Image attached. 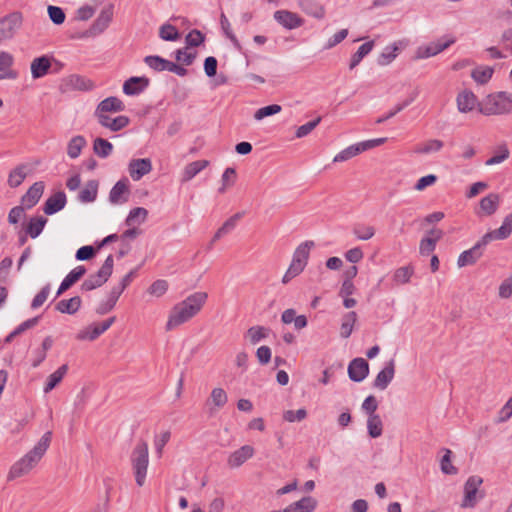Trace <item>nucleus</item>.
<instances>
[{"label":"nucleus","mask_w":512,"mask_h":512,"mask_svg":"<svg viewBox=\"0 0 512 512\" xmlns=\"http://www.w3.org/2000/svg\"><path fill=\"white\" fill-rule=\"evenodd\" d=\"M300 8L308 15L317 19L325 16V8L316 0H297Z\"/></svg>","instance_id":"nucleus-30"},{"label":"nucleus","mask_w":512,"mask_h":512,"mask_svg":"<svg viewBox=\"0 0 512 512\" xmlns=\"http://www.w3.org/2000/svg\"><path fill=\"white\" fill-rule=\"evenodd\" d=\"M52 66V57L42 55L31 62V75L33 79H39L47 75Z\"/></svg>","instance_id":"nucleus-21"},{"label":"nucleus","mask_w":512,"mask_h":512,"mask_svg":"<svg viewBox=\"0 0 512 512\" xmlns=\"http://www.w3.org/2000/svg\"><path fill=\"white\" fill-rule=\"evenodd\" d=\"M270 330L263 326H253L247 330V336L251 344L255 345L268 336Z\"/></svg>","instance_id":"nucleus-50"},{"label":"nucleus","mask_w":512,"mask_h":512,"mask_svg":"<svg viewBox=\"0 0 512 512\" xmlns=\"http://www.w3.org/2000/svg\"><path fill=\"white\" fill-rule=\"evenodd\" d=\"M23 16L20 12H12L0 19V42L11 39L21 27Z\"/></svg>","instance_id":"nucleus-6"},{"label":"nucleus","mask_w":512,"mask_h":512,"mask_svg":"<svg viewBox=\"0 0 512 512\" xmlns=\"http://www.w3.org/2000/svg\"><path fill=\"white\" fill-rule=\"evenodd\" d=\"M147 215H148V211L145 208H143V207L133 208L129 212V214L125 220V223L128 226H132L137 221L138 218H140L138 223H142L145 221Z\"/></svg>","instance_id":"nucleus-54"},{"label":"nucleus","mask_w":512,"mask_h":512,"mask_svg":"<svg viewBox=\"0 0 512 512\" xmlns=\"http://www.w3.org/2000/svg\"><path fill=\"white\" fill-rule=\"evenodd\" d=\"M86 144H87L86 139L83 136H81V135L74 136L68 142V146H67L68 156L72 159L79 157L82 149L86 146Z\"/></svg>","instance_id":"nucleus-41"},{"label":"nucleus","mask_w":512,"mask_h":512,"mask_svg":"<svg viewBox=\"0 0 512 512\" xmlns=\"http://www.w3.org/2000/svg\"><path fill=\"white\" fill-rule=\"evenodd\" d=\"M357 321V313L350 311L345 313L341 319L340 336L344 339L350 337L353 332L354 325Z\"/></svg>","instance_id":"nucleus-38"},{"label":"nucleus","mask_w":512,"mask_h":512,"mask_svg":"<svg viewBox=\"0 0 512 512\" xmlns=\"http://www.w3.org/2000/svg\"><path fill=\"white\" fill-rule=\"evenodd\" d=\"M483 479L480 476H470L464 485V498L461 503L462 508H473L477 504V492Z\"/></svg>","instance_id":"nucleus-9"},{"label":"nucleus","mask_w":512,"mask_h":512,"mask_svg":"<svg viewBox=\"0 0 512 512\" xmlns=\"http://www.w3.org/2000/svg\"><path fill=\"white\" fill-rule=\"evenodd\" d=\"M314 245V242L310 240L301 243L294 251L292 259L300 261V263L306 267L310 250Z\"/></svg>","instance_id":"nucleus-43"},{"label":"nucleus","mask_w":512,"mask_h":512,"mask_svg":"<svg viewBox=\"0 0 512 512\" xmlns=\"http://www.w3.org/2000/svg\"><path fill=\"white\" fill-rule=\"evenodd\" d=\"M353 234L355 237H357L359 240H369L375 235V229L372 226H366L363 224H356L353 227Z\"/></svg>","instance_id":"nucleus-53"},{"label":"nucleus","mask_w":512,"mask_h":512,"mask_svg":"<svg viewBox=\"0 0 512 512\" xmlns=\"http://www.w3.org/2000/svg\"><path fill=\"white\" fill-rule=\"evenodd\" d=\"M512 233V213L508 214L504 220L502 225L493 231L486 233L484 236L490 242L491 240H504L507 239Z\"/></svg>","instance_id":"nucleus-28"},{"label":"nucleus","mask_w":512,"mask_h":512,"mask_svg":"<svg viewBox=\"0 0 512 512\" xmlns=\"http://www.w3.org/2000/svg\"><path fill=\"white\" fill-rule=\"evenodd\" d=\"M129 181L123 178L115 183L109 193V201L112 204H121L128 201L129 196Z\"/></svg>","instance_id":"nucleus-17"},{"label":"nucleus","mask_w":512,"mask_h":512,"mask_svg":"<svg viewBox=\"0 0 512 512\" xmlns=\"http://www.w3.org/2000/svg\"><path fill=\"white\" fill-rule=\"evenodd\" d=\"M444 143L438 139H431L427 142L418 145L415 148V152L418 154H429L431 152H437L442 149Z\"/></svg>","instance_id":"nucleus-49"},{"label":"nucleus","mask_w":512,"mask_h":512,"mask_svg":"<svg viewBox=\"0 0 512 512\" xmlns=\"http://www.w3.org/2000/svg\"><path fill=\"white\" fill-rule=\"evenodd\" d=\"M317 507V500L311 496H305L300 500L291 503L281 512H313Z\"/></svg>","instance_id":"nucleus-26"},{"label":"nucleus","mask_w":512,"mask_h":512,"mask_svg":"<svg viewBox=\"0 0 512 512\" xmlns=\"http://www.w3.org/2000/svg\"><path fill=\"white\" fill-rule=\"evenodd\" d=\"M210 398L217 408H222L228 401L227 394L222 388H214Z\"/></svg>","instance_id":"nucleus-64"},{"label":"nucleus","mask_w":512,"mask_h":512,"mask_svg":"<svg viewBox=\"0 0 512 512\" xmlns=\"http://www.w3.org/2000/svg\"><path fill=\"white\" fill-rule=\"evenodd\" d=\"M367 429H368V434L371 438H378L382 435L383 423L378 414L368 416Z\"/></svg>","instance_id":"nucleus-46"},{"label":"nucleus","mask_w":512,"mask_h":512,"mask_svg":"<svg viewBox=\"0 0 512 512\" xmlns=\"http://www.w3.org/2000/svg\"><path fill=\"white\" fill-rule=\"evenodd\" d=\"M30 171L27 164H20L12 169L8 175L7 183L11 188H17L22 184Z\"/></svg>","instance_id":"nucleus-31"},{"label":"nucleus","mask_w":512,"mask_h":512,"mask_svg":"<svg viewBox=\"0 0 512 512\" xmlns=\"http://www.w3.org/2000/svg\"><path fill=\"white\" fill-rule=\"evenodd\" d=\"M68 371V365L63 364L55 372L49 375L47 382L44 387V392L48 393L52 391L63 379Z\"/></svg>","instance_id":"nucleus-39"},{"label":"nucleus","mask_w":512,"mask_h":512,"mask_svg":"<svg viewBox=\"0 0 512 512\" xmlns=\"http://www.w3.org/2000/svg\"><path fill=\"white\" fill-rule=\"evenodd\" d=\"M417 95V91L413 92L408 99L404 100L402 103L397 104L393 110L389 111L386 115L376 119L375 123L382 124L388 119L394 117L397 113L401 112L403 109L409 106L416 99Z\"/></svg>","instance_id":"nucleus-45"},{"label":"nucleus","mask_w":512,"mask_h":512,"mask_svg":"<svg viewBox=\"0 0 512 512\" xmlns=\"http://www.w3.org/2000/svg\"><path fill=\"white\" fill-rule=\"evenodd\" d=\"M243 215L244 212H237L234 215H232L229 219H227L214 234L211 240V245L215 241L219 240L222 236L231 232L236 227L237 222L243 217Z\"/></svg>","instance_id":"nucleus-34"},{"label":"nucleus","mask_w":512,"mask_h":512,"mask_svg":"<svg viewBox=\"0 0 512 512\" xmlns=\"http://www.w3.org/2000/svg\"><path fill=\"white\" fill-rule=\"evenodd\" d=\"M236 180V170L233 167H228L222 174V186L218 189L219 193H224L226 189L234 185Z\"/></svg>","instance_id":"nucleus-55"},{"label":"nucleus","mask_w":512,"mask_h":512,"mask_svg":"<svg viewBox=\"0 0 512 512\" xmlns=\"http://www.w3.org/2000/svg\"><path fill=\"white\" fill-rule=\"evenodd\" d=\"M413 273H414V269L410 265L400 267L395 271V273L393 275V280L397 284H406L410 281V278L413 275Z\"/></svg>","instance_id":"nucleus-52"},{"label":"nucleus","mask_w":512,"mask_h":512,"mask_svg":"<svg viewBox=\"0 0 512 512\" xmlns=\"http://www.w3.org/2000/svg\"><path fill=\"white\" fill-rule=\"evenodd\" d=\"M82 300L79 296H74L70 299L60 300L55 309L63 314L73 315L75 314L81 307Z\"/></svg>","instance_id":"nucleus-33"},{"label":"nucleus","mask_w":512,"mask_h":512,"mask_svg":"<svg viewBox=\"0 0 512 512\" xmlns=\"http://www.w3.org/2000/svg\"><path fill=\"white\" fill-rule=\"evenodd\" d=\"M99 182L97 180H89L84 188L78 194V200L82 203L94 202L98 195Z\"/></svg>","instance_id":"nucleus-32"},{"label":"nucleus","mask_w":512,"mask_h":512,"mask_svg":"<svg viewBox=\"0 0 512 512\" xmlns=\"http://www.w3.org/2000/svg\"><path fill=\"white\" fill-rule=\"evenodd\" d=\"M455 42L454 38L448 39L446 41L438 40L437 42L430 43L427 46L419 47L416 52V58H429L437 55L438 53L444 51L449 46H451Z\"/></svg>","instance_id":"nucleus-16"},{"label":"nucleus","mask_w":512,"mask_h":512,"mask_svg":"<svg viewBox=\"0 0 512 512\" xmlns=\"http://www.w3.org/2000/svg\"><path fill=\"white\" fill-rule=\"evenodd\" d=\"M122 292L118 290L115 286L111 289L108 299L105 302L100 303L96 308V313L98 315H105L110 312L116 305L120 295Z\"/></svg>","instance_id":"nucleus-37"},{"label":"nucleus","mask_w":512,"mask_h":512,"mask_svg":"<svg viewBox=\"0 0 512 512\" xmlns=\"http://www.w3.org/2000/svg\"><path fill=\"white\" fill-rule=\"evenodd\" d=\"M51 439V431L44 433L34 448L11 467L8 479L12 480L26 475L33 467H35L49 448Z\"/></svg>","instance_id":"nucleus-2"},{"label":"nucleus","mask_w":512,"mask_h":512,"mask_svg":"<svg viewBox=\"0 0 512 512\" xmlns=\"http://www.w3.org/2000/svg\"><path fill=\"white\" fill-rule=\"evenodd\" d=\"M281 109H282L281 106L278 104H271L268 106H264L255 112L254 118L256 120L260 121L268 116H272V115L279 113L281 111Z\"/></svg>","instance_id":"nucleus-57"},{"label":"nucleus","mask_w":512,"mask_h":512,"mask_svg":"<svg viewBox=\"0 0 512 512\" xmlns=\"http://www.w3.org/2000/svg\"><path fill=\"white\" fill-rule=\"evenodd\" d=\"M44 189L45 184L43 181L35 182L21 197V205L26 209L34 207L42 197Z\"/></svg>","instance_id":"nucleus-15"},{"label":"nucleus","mask_w":512,"mask_h":512,"mask_svg":"<svg viewBox=\"0 0 512 512\" xmlns=\"http://www.w3.org/2000/svg\"><path fill=\"white\" fill-rule=\"evenodd\" d=\"M144 62L151 69L157 72L164 71L165 59L158 55H149L144 58Z\"/></svg>","instance_id":"nucleus-62"},{"label":"nucleus","mask_w":512,"mask_h":512,"mask_svg":"<svg viewBox=\"0 0 512 512\" xmlns=\"http://www.w3.org/2000/svg\"><path fill=\"white\" fill-rule=\"evenodd\" d=\"M86 274V268L83 265H79L71 270L68 275L61 282L56 296L62 295L65 291L71 288Z\"/></svg>","instance_id":"nucleus-24"},{"label":"nucleus","mask_w":512,"mask_h":512,"mask_svg":"<svg viewBox=\"0 0 512 512\" xmlns=\"http://www.w3.org/2000/svg\"><path fill=\"white\" fill-rule=\"evenodd\" d=\"M48 219L43 216H35L30 218L26 225L25 232L31 238H37L43 231Z\"/></svg>","instance_id":"nucleus-35"},{"label":"nucleus","mask_w":512,"mask_h":512,"mask_svg":"<svg viewBox=\"0 0 512 512\" xmlns=\"http://www.w3.org/2000/svg\"><path fill=\"white\" fill-rule=\"evenodd\" d=\"M209 165L208 160H197L189 163L184 168L182 174V181L187 182L193 179L198 173H200L203 169H205Z\"/></svg>","instance_id":"nucleus-36"},{"label":"nucleus","mask_w":512,"mask_h":512,"mask_svg":"<svg viewBox=\"0 0 512 512\" xmlns=\"http://www.w3.org/2000/svg\"><path fill=\"white\" fill-rule=\"evenodd\" d=\"M478 103L477 97L472 91L465 90L457 96V106L462 113L472 111Z\"/></svg>","instance_id":"nucleus-29"},{"label":"nucleus","mask_w":512,"mask_h":512,"mask_svg":"<svg viewBox=\"0 0 512 512\" xmlns=\"http://www.w3.org/2000/svg\"><path fill=\"white\" fill-rule=\"evenodd\" d=\"M67 203L64 191H58L51 195L44 203L43 211L46 215H53L61 211Z\"/></svg>","instance_id":"nucleus-20"},{"label":"nucleus","mask_w":512,"mask_h":512,"mask_svg":"<svg viewBox=\"0 0 512 512\" xmlns=\"http://www.w3.org/2000/svg\"><path fill=\"white\" fill-rule=\"evenodd\" d=\"M131 466L136 484L142 487L145 484L149 465V448L145 440L140 439L130 455Z\"/></svg>","instance_id":"nucleus-4"},{"label":"nucleus","mask_w":512,"mask_h":512,"mask_svg":"<svg viewBox=\"0 0 512 512\" xmlns=\"http://www.w3.org/2000/svg\"><path fill=\"white\" fill-rule=\"evenodd\" d=\"M159 37L164 41H177L181 34L174 25L165 23L159 29Z\"/></svg>","instance_id":"nucleus-48"},{"label":"nucleus","mask_w":512,"mask_h":512,"mask_svg":"<svg viewBox=\"0 0 512 512\" xmlns=\"http://www.w3.org/2000/svg\"><path fill=\"white\" fill-rule=\"evenodd\" d=\"M125 109V105L117 97L110 96L102 100L96 108L95 115L106 114L107 112H121Z\"/></svg>","instance_id":"nucleus-27"},{"label":"nucleus","mask_w":512,"mask_h":512,"mask_svg":"<svg viewBox=\"0 0 512 512\" xmlns=\"http://www.w3.org/2000/svg\"><path fill=\"white\" fill-rule=\"evenodd\" d=\"M50 20L55 25H61L64 23L66 15L62 8L58 6L49 5L47 8Z\"/></svg>","instance_id":"nucleus-59"},{"label":"nucleus","mask_w":512,"mask_h":512,"mask_svg":"<svg viewBox=\"0 0 512 512\" xmlns=\"http://www.w3.org/2000/svg\"><path fill=\"white\" fill-rule=\"evenodd\" d=\"M451 454V450L445 449V454L443 455L440 463L441 471L447 475H455L458 472L457 468L451 463Z\"/></svg>","instance_id":"nucleus-58"},{"label":"nucleus","mask_w":512,"mask_h":512,"mask_svg":"<svg viewBox=\"0 0 512 512\" xmlns=\"http://www.w3.org/2000/svg\"><path fill=\"white\" fill-rule=\"evenodd\" d=\"M206 292H195L176 304L170 311L166 330H172L197 315L206 303Z\"/></svg>","instance_id":"nucleus-1"},{"label":"nucleus","mask_w":512,"mask_h":512,"mask_svg":"<svg viewBox=\"0 0 512 512\" xmlns=\"http://www.w3.org/2000/svg\"><path fill=\"white\" fill-rule=\"evenodd\" d=\"M114 260L113 256L109 255L101 268L94 274L88 276L81 284L82 291H91L101 287L105 284L113 272Z\"/></svg>","instance_id":"nucleus-5"},{"label":"nucleus","mask_w":512,"mask_h":512,"mask_svg":"<svg viewBox=\"0 0 512 512\" xmlns=\"http://www.w3.org/2000/svg\"><path fill=\"white\" fill-rule=\"evenodd\" d=\"M373 47H374V41H368V42L362 44L358 48V50L352 55L350 64H349V68L351 70L354 69L361 62V60L371 52Z\"/></svg>","instance_id":"nucleus-44"},{"label":"nucleus","mask_w":512,"mask_h":512,"mask_svg":"<svg viewBox=\"0 0 512 512\" xmlns=\"http://www.w3.org/2000/svg\"><path fill=\"white\" fill-rule=\"evenodd\" d=\"M253 455L254 448L250 445H244L229 456L227 463L229 467L237 468L245 463L248 459L253 457Z\"/></svg>","instance_id":"nucleus-25"},{"label":"nucleus","mask_w":512,"mask_h":512,"mask_svg":"<svg viewBox=\"0 0 512 512\" xmlns=\"http://www.w3.org/2000/svg\"><path fill=\"white\" fill-rule=\"evenodd\" d=\"M274 19L288 30L301 27L304 24L303 18H301L297 13L288 10H277L274 13Z\"/></svg>","instance_id":"nucleus-14"},{"label":"nucleus","mask_w":512,"mask_h":512,"mask_svg":"<svg viewBox=\"0 0 512 512\" xmlns=\"http://www.w3.org/2000/svg\"><path fill=\"white\" fill-rule=\"evenodd\" d=\"M197 52H187L185 49H177L175 51V59L185 66H190L196 59Z\"/></svg>","instance_id":"nucleus-61"},{"label":"nucleus","mask_w":512,"mask_h":512,"mask_svg":"<svg viewBox=\"0 0 512 512\" xmlns=\"http://www.w3.org/2000/svg\"><path fill=\"white\" fill-rule=\"evenodd\" d=\"M362 152H364V151L361 148V142L357 143V144H353V145L345 148L341 152H339L334 157L333 162H344V161H347V160L357 156L358 154H360Z\"/></svg>","instance_id":"nucleus-47"},{"label":"nucleus","mask_w":512,"mask_h":512,"mask_svg":"<svg viewBox=\"0 0 512 512\" xmlns=\"http://www.w3.org/2000/svg\"><path fill=\"white\" fill-rule=\"evenodd\" d=\"M116 321V317L112 316L108 319L104 320L101 323L98 324H91L85 329L81 330L77 335L76 339L83 341V340H89L94 341L96 340L101 334H103L105 331H107Z\"/></svg>","instance_id":"nucleus-10"},{"label":"nucleus","mask_w":512,"mask_h":512,"mask_svg":"<svg viewBox=\"0 0 512 512\" xmlns=\"http://www.w3.org/2000/svg\"><path fill=\"white\" fill-rule=\"evenodd\" d=\"M150 85V79L146 76H132L123 84V93L128 96L139 95Z\"/></svg>","instance_id":"nucleus-13"},{"label":"nucleus","mask_w":512,"mask_h":512,"mask_svg":"<svg viewBox=\"0 0 512 512\" xmlns=\"http://www.w3.org/2000/svg\"><path fill=\"white\" fill-rule=\"evenodd\" d=\"M500 205V196L497 193H490L483 197L479 203V209L476 210L478 216L493 215Z\"/></svg>","instance_id":"nucleus-19"},{"label":"nucleus","mask_w":512,"mask_h":512,"mask_svg":"<svg viewBox=\"0 0 512 512\" xmlns=\"http://www.w3.org/2000/svg\"><path fill=\"white\" fill-rule=\"evenodd\" d=\"M205 41V35L197 29L191 30L185 37L186 49L198 47Z\"/></svg>","instance_id":"nucleus-51"},{"label":"nucleus","mask_w":512,"mask_h":512,"mask_svg":"<svg viewBox=\"0 0 512 512\" xmlns=\"http://www.w3.org/2000/svg\"><path fill=\"white\" fill-rule=\"evenodd\" d=\"M395 375V361L391 359L385 365V367L377 374L373 387L379 390H385L390 382L393 380Z\"/></svg>","instance_id":"nucleus-18"},{"label":"nucleus","mask_w":512,"mask_h":512,"mask_svg":"<svg viewBox=\"0 0 512 512\" xmlns=\"http://www.w3.org/2000/svg\"><path fill=\"white\" fill-rule=\"evenodd\" d=\"M93 151L100 158H107L113 152V145L104 138L98 137L94 140Z\"/></svg>","instance_id":"nucleus-42"},{"label":"nucleus","mask_w":512,"mask_h":512,"mask_svg":"<svg viewBox=\"0 0 512 512\" xmlns=\"http://www.w3.org/2000/svg\"><path fill=\"white\" fill-rule=\"evenodd\" d=\"M347 371L350 380L362 382L369 374V363L364 358H354L350 361Z\"/></svg>","instance_id":"nucleus-12"},{"label":"nucleus","mask_w":512,"mask_h":512,"mask_svg":"<svg viewBox=\"0 0 512 512\" xmlns=\"http://www.w3.org/2000/svg\"><path fill=\"white\" fill-rule=\"evenodd\" d=\"M488 243V239L483 236L472 248L459 255L457 265L461 268L475 264L483 255V250Z\"/></svg>","instance_id":"nucleus-8"},{"label":"nucleus","mask_w":512,"mask_h":512,"mask_svg":"<svg viewBox=\"0 0 512 512\" xmlns=\"http://www.w3.org/2000/svg\"><path fill=\"white\" fill-rule=\"evenodd\" d=\"M320 122H321V117H317L316 119L309 121L304 125H301L300 127L297 128L295 136L297 138H302V137L307 136L318 126V124Z\"/></svg>","instance_id":"nucleus-63"},{"label":"nucleus","mask_w":512,"mask_h":512,"mask_svg":"<svg viewBox=\"0 0 512 512\" xmlns=\"http://www.w3.org/2000/svg\"><path fill=\"white\" fill-rule=\"evenodd\" d=\"M113 4L104 7L98 17L95 19L90 28L84 33L83 36H96L104 32L113 19Z\"/></svg>","instance_id":"nucleus-7"},{"label":"nucleus","mask_w":512,"mask_h":512,"mask_svg":"<svg viewBox=\"0 0 512 512\" xmlns=\"http://www.w3.org/2000/svg\"><path fill=\"white\" fill-rule=\"evenodd\" d=\"M168 287L169 284L166 280L158 279L149 286L148 293L155 297H161L167 292Z\"/></svg>","instance_id":"nucleus-56"},{"label":"nucleus","mask_w":512,"mask_h":512,"mask_svg":"<svg viewBox=\"0 0 512 512\" xmlns=\"http://www.w3.org/2000/svg\"><path fill=\"white\" fill-rule=\"evenodd\" d=\"M152 170V163L148 158L133 159L129 163V174L135 181L140 180Z\"/></svg>","instance_id":"nucleus-22"},{"label":"nucleus","mask_w":512,"mask_h":512,"mask_svg":"<svg viewBox=\"0 0 512 512\" xmlns=\"http://www.w3.org/2000/svg\"><path fill=\"white\" fill-rule=\"evenodd\" d=\"M101 126L110 129L111 131L117 132L127 127L130 123V119L127 116L120 115L114 119H111L106 114L95 115Z\"/></svg>","instance_id":"nucleus-23"},{"label":"nucleus","mask_w":512,"mask_h":512,"mask_svg":"<svg viewBox=\"0 0 512 512\" xmlns=\"http://www.w3.org/2000/svg\"><path fill=\"white\" fill-rule=\"evenodd\" d=\"M480 113L486 116L512 113V93L500 91L487 95L478 103Z\"/></svg>","instance_id":"nucleus-3"},{"label":"nucleus","mask_w":512,"mask_h":512,"mask_svg":"<svg viewBox=\"0 0 512 512\" xmlns=\"http://www.w3.org/2000/svg\"><path fill=\"white\" fill-rule=\"evenodd\" d=\"M398 47L394 44L392 47H387L383 53L377 58V63L380 66H386L396 58V51Z\"/></svg>","instance_id":"nucleus-60"},{"label":"nucleus","mask_w":512,"mask_h":512,"mask_svg":"<svg viewBox=\"0 0 512 512\" xmlns=\"http://www.w3.org/2000/svg\"><path fill=\"white\" fill-rule=\"evenodd\" d=\"M494 74V69L489 66H479L472 70L471 77L473 80L480 84L484 85L490 81Z\"/></svg>","instance_id":"nucleus-40"},{"label":"nucleus","mask_w":512,"mask_h":512,"mask_svg":"<svg viewBox=\"0 0 512 512\" xmlns=\"http://www.w3.org/2000/svg\"><path fill=\"white\" fill-rule=\"evenodd\" d=\"M94 87V84L91 80L80 76V75H70L64 78L60 85V90L62 92H68L73 90L78 91H89Z\"/></svg>","instance_id":"nucleus-11"}]
</instances>
